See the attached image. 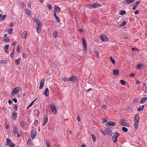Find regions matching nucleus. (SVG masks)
Returning a JSON list of instances; mask_svg holds the SVG:
<instances>
[{
	"instance_id": "49",
	"label": "nucleus",
	"mask_w": 147,
	"mask_h": 147,
	"mask_svg": "<svg viewBox=\"0 0 147 147\" xmlns=\"http://www.w3.org/2000/svg\"><path fill=\"white\" fill-rule=\"evenodd\" d=\"M6 15H3L2 16V17L1 18V19L2 20H3L6 17Z\"/></svg>"
},
{
	"instance_id": "38",
	"label": "nucleus",
	"mask_w": 147,
	"mask_h": 147,
	"mask_svg": "<svg viewBox=\"0 0 147 147\" xmlns=\"http://www.w3.org/2000/svg\"><path fill=\"white\" fill-rule=\"evenodd\" d=\"M31 140L30 138H29L28 139L27 141V144L28 145H30L31 144Z\"/></svg>"
},
{
	"instance_id": "9",
	"label": "nucleus",
	"mask_w": 147,
	"mask_h": 147,
	"mask_svg": "<svg viewBox=\"0 0 147 147\" xmlns=\"http://www.w3.org/2000/svg\"><path fill=\"white\" fill-rule=\"evenodd\" d=\"M100 38L102 41H107L108 39L107 37L104 34H102L100 36Z\"/></svg>"
},
{
	"instance_id": "55",
	"label": "nucleus",
	"mask_w": 147,
	"mask_h": 147,
	"mask_svg": "<svg viewBox=\"0 0 147 147\" xmlns=\"http://www.w3.org/2000/svg\"><path fill=\"white\" fill-rule=\"evenodd\" d=\"M31 4L30 3H28L27 5V7L28 8H30L31 7Z\"/></svg>"
},
{
	"instance_id": "50",
	"label": "nucleus",
	"mask_w": 147,
	"mask_h": 147,
	"mask_svg": "<svg viewBox=\"0 0 147 147\" xmlns=\"http://www.w3.org/2000/svg\"><path fill=\"white\" fill-rule=\"evenodd\" d=\"M9 47V45H5L4 46L5 49H7V50H8V48Z\"/></svg>"
},
{
	"instance_id": "57",
	"label": "nucleus",
	"mask_w": 147,
	"mask_h": 147,
	"mask_svg": "<svg viewBox=\"0 0 147 147\" xmlns=\"http://www.w3.org/2000/svg\"><path fill=\"white\" fill-rule=\"evenodd\" d=\"M77 119L78 121H80V116H78L77 117Z\"/></svg>"
},
{
	"instance_id": "10",
	"label": "nucleus",
	"mask_w": 147,
	"mask_h": 147,
	"mask_svg": "<svg viewBox=\"0 0 147 147\" xmlns=\"http://www.w3.org/2000/svg\"><path fill=\"white\" fill-rule=\"evenodd\" d=\"M120 123L122 126H125L127 127L129 126V124L126 123L123 120H120Z\"/></svg>"
},
{
	"instance_id": "11",
	"label": "nucleus",
	"mask_w": 147,
	"mask_h": 147,
	"mask_svg": "<svg viewBox=\"0 0 147 147\" xmlns=\"http://www.w3.org/2000/svg\"><path fill=\"white\" fill-rule=\"evenodd\" d=\"M105 132L107 134L110 136L112 135V130L109 129L107 128H105Z\"/></svg>"
},
{
	"instance_id": "4",
	"label": "nucleus",
	"mask_w": 147,
	"mask_h": 147,
	"mask_svg": "<svg viewBox=\"0 0 147 147\" xmlns=\"http://www.w3.org/2000/svg\"><path fill=\"white\" fill-rule=\"evenodd\" d=\"M119 136V134L117 132L113 134L112 137V140L114 143L117 141V138Z\"/></svg>"
},
{
	"instance_id": "30",
	"label": "nucleus",
	"mask_w": 147,
	"mask_h": 147,
	"mask_svg": "<svg viewBox=\"0 0 147 147\" xmlns=\"http://www.w3.org/2000/svg\"><path fill=\"white\" fill-rule=\"evenodd\" d=\"M94 52L96 53L97 58H98L99 56V52L98 50L96 49H94Z\"/></svg>"
},
{
	"instance_id": "56",
	"label": "nucleus",
	"mask_w": 147,
	"mask_h": 147,
	"mask_svg": "<svg viewBox=\"0 0 147 147\" xmlns=\"http://www.w3.org/2000/svg\"><path fill=\"white\" fill-rule=\"evenodd\" d=\"M46 144L47 147H50V144L48 141L46 142Z\"/></svg>"
},
{
	"instance_id": "54",
	"label": "nucleus",
	"mask_w": 147,
	"mask_h": 147,
	"mask_svg": "<svg viewBox=\"0 0 147 147\" xmlns=\"http://www.w3.org/2000/svg\"><path fill=\"white\" fill-rule=\"evenodd\" d=\"M126 24V22L125 21H124L122 23V24L121 26H124Z\"/></svg>"
},
{
	"instance_id": "64",
	"label": "nucleus",
	"mask_w": 147,
	"mask_h": 147,
	"mask_svg": "<svg viewBox=\"0 0 147 147\" xmlns=\"http://www.w3.org/2000/svg\"><path fill=\"white\" fill-rule=\"evenodd\" d=\"M9 125L7 124H6V125H5V128L7 129H8L9 128Z\"/></svg>"
},
{
	"instance_id": "48",
	"label": "nucleus",
	"mask_w": 147,
	"mask_h": 147,
	"mask_svg": "<svg viewBox=\"0 0 147 147\" xmlns=\"http://www.w3.org/2000/svg\"><path fill=\"white\" fill-rule=\"evenodd\" d=\"M4 40L6 42H8L9 41V39L8 37H6Z\"/></svg>"
},
{
	"instance_id": "58",
	"label": "nucleus",
	"mask_w": 147,
	"mask_h": 147,
	"mask_svg": "<svg viewBox=\"0 0 147 147\" xmlns=\"http://www.w3.org/2000/svg\"><path fill=\"white\" fill-rule=\"evenodd\" d=\"M102 108L104 109H105L107 108V106L105 105H103L102 106Z\"/></svg>"
},
{
	"instance_id": "59",
	"label": "nucleus",
	"mask_w": 147,
	"mask_h": 147,
	"mask_svg": "<svg viewBox=\"0 0 147 147\" xmlns=\"http://www.w3.org/2000/svg\"><path fill=\"white\" fill-rule=\"evenodd\" d=\"M139 11L138 10H137L134 12V13L135 14H138L139 13Z\"/></svg>"
},
{
	"instance_id": "8",
	"label": "nucleus",
	"mask_w": 147,
	"mask_h": 147,
	"mask_svg": "<svg viewBox=\"0 0 147 147\" xmlns=\"http://www.w3.org/2000/svg\"><path fill=\"white\" fill-rule=\"evenodd\" d=\"M83 45L84 48V51H86L87 49V44L84 38H83L82 39Z\"/></svg>"
},
{
	"instance_id": "42",
	"label": "nucleus",
	"mask_w": 147,
	"mask_h": 147,
	"mask_svg": "<svg viewBox=\"0 0 147 147\" xmlns=\"http://www.w3.org/2000/svg\"><path fill=\"white\" fill-rule=\"evenodd\" d=\"M20 123L21 125L23 127H24L25 126V125L24 122L22 121H20Z\"/></svg>"
},
{
	"instance_id": "26",
	"label": "nucleus",
	"mask_w": 147,
	"mask_h": 147,
	"mask_svg": "<svg viewBox=\"0 0 147 147\" xmlns=\"http://www.w3.org/2000/svg\"><path fill=\"white\" fill-rule=\"evenodd\" d=\"M113 73L114 75H118L119 74V71L118 70L115 69L113 71Z\"/></svg>"
},
{
	"instance_id": "51",
	"label": "nucleus",
	"mask_w": 147,
	"mask_h": 147,
	"mask_svg": "<svg viewBox=\"0 0 147 147\" xmlns=\"http://www.w3.org/2000/svg\"><path fill=\"white\" fill-rule=\"evenodd\" d=\"M17 108H18V106L17 105H16L14 107V111L16 112L17 110Z\"/></svg>"
},
{
	"instance_id": "19",
	"label": "nucleus",
	"mask_w": 147,
	"mask_h": 147,
	"mask_svg": "<svg viewBox=\"0 0 147 147\" xmlns=\"http://www.w3.org/2000/svg\"><path fill=\"white\" fill-rule=\"evenodd\" d=\"M76 77V76H73L69 78V81L75 82L77 80Z\"/></svg>"
},
{
	"instance_id": "44",
	"label": "nucleus",
	"mask_w": 147,
	"mask_h": 147,
	"mask_svg": "<svg viewBox=\"0 0 147 147\" xmlns=\"http://www.w3.org/2000/svg\"><path fill=\"white\" fill-rule=\"evenodd\" d=\"M64 81L67 82L69 81V78H65L63 79Z\"/></svg>"
},
{
	"instance_id": "21",
	"label": "nucleus",
	"mask_w": 147,
	"mask_h": 147,
	"mask_svg": "<svg viewBox=\"0 0 147 147\" xmlns=\"http://www.w3.org/2000/svg\"><path fill=\"white\" fill-rule=\"evenodd\" d=\"M21 60V58H18L17 59L15 60V63L17 65H18L20 64V63Z\"/></svg>"
},
{
	"instance_id": "23",
	"label": "nucleus",
	"mask_w": 147,
	"mask_h": 147,
	"mask_svg": "<svg viewBox=\"0 0 147 147\" xmlns=\"http://www.w3.org/2000/svg\"><path fill=\"white\" fill-rule=\"evenodd\" d=\"M58 32L56 30H54L53 32V37L54 38H56Z\"/></svg>"
},
{
	"instance_id": "36",
	"label": "nucleus",
	"mask_w": 147,
	"mask_h": 147,
	"mask_svg": "<svg viewBox=\"0 0 147 147\" xmlns=\"http://www.w3.org/2000/svg\"><path fill=\"white\" fill-rule=\"evenodd\" d=\"M138 126V123H136L135 122V123L134 124V127L136 129Z\"/></svg>"
},
{
	"instance_id": "7",
	"label": "nucleus",
	"mask_w": 147,
	"mask_h": 147,
	"mask_svg": "<svg viewBox=\"0 0 147 147\" xmlns=\"http://www.w3.org/2000/svg\"><path fill=\"white\" fill-rule=\"evenodd\" d=\"M31 137L33 139H34L36 136V131L35 129H32L31 132Z\"/></svg>"
},
{
	"instance_id": "32",
	"label": "nucleus",
	"mask_w": 147,
	"mask_h": 147,
	"mask_svg": "<svg viewBox=\"0 0 147 147\" xmlns=\"http://www.w3.org/2000/svg\"><path fill=\"white\" fill-rule=\"evenodd\" d=\"M143 66V65L141 63L138 64L136 66V69H138L141 67Z\"/></svg>"
},
{
	"instance_id": "18",
	"label": "nucleus",
	"mask_w": 147,
	"mask_h": 147,
	"mask_svg": "<svg viewBox=\"0 0 147 147\" xmlns=\"http://www.w3.org/2000/svg\"><path fill=\"white\" fill-rule=\"evenodd\" d=\"M49 94V92L48 88H46L44 92V94L45 96H48Z\"/></svg>"
},
{
	"instance_id": "52",
	"label": "nucleus",
	"mask_w": 147,
	"mask_h": 147,
	"mask_svg": "<svg viewBox=\"0 0 147 147\" xmlns=\"http://www.w3.org/2000/svg\"><path fill=\"white\" fill-rule=\"evenodd\" d=\"M135 74L133 73H131L130 74L129 76L131 77H135Z\"/></svg>"
},
{
	"instance_id": "12",
	"label": "nucleus",
	"mask_w": 147,
	"mask_h": 147,
	"mask_svg": "<svg viewBox=\"0 0 147 147\" xmlns=\"http://www.w3.org/2000/svg\"><path fill=\"white\" fill-rule=\"evenodd\" d=\"M33 20L37 24V25H42L40 21L37 18H35Z\"/></svg>"
},
{
	"instance_id": "39",
	"label": "nucleus",
	"mask_w": 147,
	"mask_h": 147,
	"mask_svg": "<svg viewBox=\"0 0 147 147\" xmlns=\"http://www.w3.org/2000/svg\"><path fill=\"white\" fill-rule=\"evenodd\" d=\"M12 32H13V29L12 28H10V29H9L8 31H7V32L9 34H11L12 33Z\"/></svg>"
},
{
	"instance_id": "43",
	"label": "nucleus",
	"mask_w": 147,
	"mask_h": 147,
	"mask_svg": "<svg viewBox=\"0 0 147 147\" xmlns=\"http://www.w3.org/2000/svg\"><path fill=\"white\" fill-rule=\"evenodd\" d=\"M120 82H121V84L122 85H125V84H126V82L124 80H121Z\"/></svg>"
},
{
	"instance_id": "6",
	"label": "nucleus",
	"mask_w": 147,
	"mask_h": 147,
	"mask_svg": "<svg viewBox=\"0 0 147 147\" xmlns=\"http://www.w3.org/2000/svg\"><path fill=\"white\" fill-rule=\"evenodd\" d=\"M6 143L10 147H14V144L12 142L11 140L9 138H7L6 140Z\"/></svg>"
},
{
	"instance_id": "34",
	"label": "nucleus",
	"mask_w": 147,
	"mask_h": 147,
	"mask_svg": "<svg viewBox=\"0 0 147 147\" xmlns=\"http://www.w3.org/2000/svg\"><path fill=\"white\" fill-rule=\"evenodd\" d=\"M91 136L93 142H95L96 140L95 136L93 134H92Z\"/></svg>"
},
{
	"instance_id": "31",
	"label": "nucleus",
	"mask_w": 147,
	"mask_h": 147,
	"mask_svg": "<svg viewBox=\"0 0 147 147\" xmlns=\"http://www.w3.org/2000/svg\"><path fill=\"white\" fill-rule=\"evenodd\" d=\"M126 13V11H125L121 10L119 12V14L121 15H124Z\"/></svg>"
},
{
	"instance_id": "63",
	"label": "nucleus",
	"mask_w": 147,
	"mask_h": 147,
	"mask_svg": "<svg viewBox=\"0 0 147 147\" xmlns=\"http://www.w3.org/2000/svg\"><path fill=\"white\" fill-rule=\"evenodd\" d=\"M26 55L25 54H23L22 55V57L24 58H26Z\"/></svg>"
},
{
	"instance_id": "37",
	"label": "nucleus",
	"mask_w": 147,
	"mask_h": 147,
	"mask_svg": "<svg viewBox=\"0 0 147 147\" xmlns=\"http://www.w3.org/2000/svg\"><path fill=\"white\" fill-rule=\"evenodd\" d=\"M134 1V0H126V1L128 4L133 2Z\"/></svg>"
},
{
	"instance_id": "5",
	"label": "nucleus",
	"mask_w": 147,
	"mask_h": 147,
	"mask_svg": "<svg viewBox=\"0 0 147 147\" xmlns=\"http://www.w3.org/2000/svg\"><path fill=\"white\" fill-rule=\"evenodd\" d=\"M50 107L53 113L54 114H56L57 113V110L54 104H51L50 105Z\"/></svg>"
},
{
	"instance_id": "15",
	"label": "nucleus",
	"mask_w": 147,
	"mask_h": 147,
	"mask_svg": "<svg viewBox=\"0 0 147 147\" xmlns=\"http://www.w3.org/2000/svg\"><path fill=\"white\" fill-rule=\"evenodd\" d=\"M28 36V33L26 31H24L22 34L21 36L23 38H26Z\"/></svg>"
},
{
	"instance_id": "61",
	"label": "nucleus",
	"mask_w": 147,
	"mask_h": 147,
	"mask_svg": "<svg viewBox=\"0 0 147 147\" xmlns=\"http://www.w3.org/2000/svg\"><path fill=\"white\" fill-rule=\"evenodd\" d=\"M13 102L11 100H9L8 101V103L9 105H11Z\"/></svg>"
},
{
	"instance_id": "27",
	"label": "nucleus",
	"mask_w": 147,
	"mask_h": 147,
	"mask_svg": "<svg viewBox=\"0 0 147 147\" xmlns=\"http://www.w3.org/2000/svg\"><path fill=\"white\" fill-rule=\"evenodd\" d=\"M147 98H143L141 101L140 103L141 104L144 103L147 100Z\"/></svg>"
},
{
	"instance_id": "35",
	"label": "nucleus",
	"mask_w": 147,
	"mask_h": 147,
	"mask_svg": "<svg viewBox=\"0 0 147 147\" xmlns=\"http://www.w3.org/2000/svg\"><path fill=\"white\" fill-rule=\"evenodd\" d=\"M122 131L125 132H126L128 131V129L125 127H122Z\"/></svg>"
},
{
	"instance_id": "24",
	"label": "nucleus",
	"mask_w": 147,
	"mask_h": 147,
	"mask_svg": "<svg viewBox=\"0 0 147 147\" xmlns=\"http://www.w3.org/2000/svg\"><path fill=\"white\" fill-rule=\"evenodd\" d=\"M48 118L47 116L44 118L43 123V126H44L45 125L46 123H47L48 121Z\"/></svg>"
},
{
	"instance_id": "17",
	"label": "nucleus",
	"mask_w": 147,
	"mask_h": 147,
	"mask_svg": "<svg viewBox=\"0 0 147 147\" xmlns=\"http://www.w3.org/2000/svg\"><path fill=\"white\" fill-rule=\"evenodd\" d=\"M139 117L138 116V115L136 114L135 116L134 119V121L136 123H139Z\"/></svg>"
},
{
	"instance_id": "1",
	"label": "nucleus",
	"mask_w": 147,
	"mask_h": 147,
	"mask_svg": "<svg viewBox=\"0 0 147 147\" xmlns=\"http://www.w3.org/2000/svg\"><path fill=\"white\" fill-rule=\"evenodd\" d=\"M101 6L100 4L97 3H94L93 4H88L87 5V7L89 8H94L100 7Z\"/></svg>"
},
{
	"instance_id": "40",
	"label": "nucleus",
	"mask_w": 147,
	"mask_h": 147,
	"mask_svg": "<svg viewBox=\"0 0 147 147\" xmlns=\"http://www.w3.org/2000/svg\"><path fill=\"white\" fill-rule=\"evenodd\" d=\"M36 99L33 100L29 105V106L28 107V108H29L30 107L33 105V104L34 103V102L35 101Z\"/></svg>"
},
{
	"instance_id": "20",
	"label": "nucleus",
	"mask_w": 147,
	"mask_h": 147,
	"mask_svg": "<svg viewBox=\"0 0 147 147\" xmlns=\"http://www.w3.org/2000/svg\"><path fill=\"white\" fill-rule=\"evenodd\" d=\"M44 80L43 79H42L40 81V85L39 87L40 89L42 88V87H43V86L44 85Z\"/></svg>"
},
{
	"instance_id": "45",
	"label": "nucleus",
	"mask_w": 147,
	"mask_h": 147,
	"mask_svg": "<svg viewBox=\"0 0 147 147\" xmlns=\"http://www.w3.org/2000/svg\"><path fill=\"white\" fill-rule=\"evenodd\" d=\"M14 51L15 49H13V51L10 54V56L11 57H13L14 56Z\"/></svg>"
},
{
	"instance_id": "33",
	"label": "nucleus",
	"mask_w": 147,
	"mask_h": 147,
	"mask_svg": "<svg viewBox=\"0 0 147 147\" xmlns=\"http://www.w3.org/2000/svg\"><path fill=\"white\" fill-rule=\"evenodd\" d=\"M110 58V60H111V62H112V63L113 65H115V61L112 58V57H111Z\"/></svg>"
},
{
	"instance_id": "53",
	"label": "nucleus",
	"mask_w": 147,
	"mask_h": 147,
	"mask_svg": "<svg viewBox=\"0 0 147 147\" xmlns=\"http://www.w3.org/2000/svg\"><path fill=\"white\" fill-rule=\"evenodd\" d=\"M47 7L50 9H51L52 8L51 5L50 4H48Z\"/></svg>"
},
{
	"instance_id": "60",
	"label": "nucleus",
	"mask_w": 147,
	"mask_h": 147,
	"mask_svg": "<svg viewBox=\"0 0 147 147\" xmlns=\"http://www.w3.org/2000/svg\"><path fill=\"white\" fill-rule=\"evenodd\" d=\"M12 100L15 102L16 103L17 102V100L16 98H13Z\"/></svg>"
},
{
	"instance_id": "14",
	"label": "nucleus",
	"mask_w": 147,
	"mask_h": 147,
	"mask_svg": "<svg viewBox=\"0 0 147 147\" xmlns=\"http://www.w3.org/2000/svg\"><path fill=\"white\" fill-rule=\"evenodd\" d=\"M42 28V25H37L36 26V31L37 33H39L40 32Z\"/></svg>"
},
{
	"instance_id": "29",
	"label": "nucleus",
	"mask_w": 147,
	"mask_h": 147,
	"mask_svg": "<svg viewBox=\"0 0 147 147\" xmlns=\"http://www.w3.org/2000/svg\"><path fill=\"white\" fill-rule=\"evenodd\" d=\"M144 105H143L142 106L139 107L137 109V111H141L143 110L144 109Z\"/></svg>"
},
{
	"instance_id": "28",
	"label": "nucleus",
	"mask_w": 147,
	"mask_h": 147,
	"mask_svg": "<svg viewBox=\"0 0 147 147\" xmlns=\"http://www.w3.org/2000/svg\"><path fill=\"white\" fill-rule=\"evenodd\" d=\"M25 13L28 16H30L31 15V13L30 11L28 9H26L25 10Z\"/></svg>"
},
{
	"instance_id": "3",
	"label": "nucleus",
	"mask_w": 147,
	"mask_h": 147,
	"mask_svg": "<svg viewBox=\"0 0 147 147\" xmlns=\"http://www.w3.org/2000/svg\"><path fill=\"white\" fill-rule=\"evenodd\" d=\"M22 90L21 88L20 87H16L12 90L11 92V94L13 96L15 94H16L17 92H20Z\"/></svg>"
},
{
	"instance_id": "46",
	"label": "nucleus",
	"mask_w": 147,
	"mask_h": 147,
	"mask_svg": "<svg viewBox=\"0 0 147 147\" xmlns=\"http://www.w3.org/2000/svg\"><path fill=\"white\" fill-rule=\"evenodd\" d=\"M131 50L132 51H139V50L138 49H137L136 48H134V47L132 48L131 49Z\"/></svg>"
},
{
	"instance_id": "16",
	"label": "nucleus",
	"mask_w": 147,
	"mask_h": 147,
	"mask_svg": "<svg viewBox=\"0 0 147 147\" xmlns=\"http://www.w3.org/2000/svg\"><path fill=\"white\" fill-rule=\"evenodd\" d=\"M107 123L108 125L111 126H114L116 124L115 122L112 121H108L107 122Z\"/></svg>"
},
{
	"instance_id": "47",
	"label": "nucleus",
	"mask_w": 147,
	"mask_h": 147,
	"mask_svg": "<svg viewBox=\"0 0 147 147\" xmlns=\"http://www.w3.org/2000/svg\"><path fill=\"white\" fill-rule=\"evenodd\" d=\"M7 63V61L6 60H1L0 61V63L5 64Z\"/></svg>"
},
{
	"instance_id": "41",
	"label": "nucleus",
	"mask_w": 147,
	"mask_h": 147,
	"mask_svg": "<svg viewBox=\"0 0 147 147\" xmlns=\"http://www.w3.org/2000/svg\"><path fill=\"white\" fill-rule=\"evenodd\" d=\"M55 18L57 22L59 23L60 22V19L58 16H57V17H55Z\"/></svg>"
},
{
	"instance_id": "62",
	"label": "nucleus",
	"mask_w": 147,
	"mask_h": 147,
	"mask_svg": "<svg viewBox=\"0 0 147 147\" xmlns=\"http://www.w3.org/2000/svg\"><path fill=\"white\" fill-rule=\"evenodd\" d=\"M38 121L37 120H36L34 123V125H36L38 124Z\"/></svg>"
},
{
	"instance_id": "2",
	"label": "nucleus",
	"mask_w": 147,
	"mask_h": 147,
	"mask_svg": "<svg viewBox=\"0 0 147 147\" xmlns=\"http://www.w3.org/2000/svg\"><path fill=\"white\" fill-rule=\"evenodd\" d=\"M13 134L14 136H16L17 135V137H19L21 136V135L20 134L18 133V130L17 128V126L16 125H15L13 127Z\"/></svg>"
},
{
	"instance_id": "25",
	"label": "nucleus",
	"mask_w": 147,
	"mask_h": 147,
	"mask_svg": "<svg viewBox=\"0 0 147 147\" xmlns=\"http://www.w3.org/2000/svg\"><path fill=\"white\" fill-rule=\"evenodd\" d=\"M54 7L55 10L57 12H59L61 10L60 8L59 7H58L56 5H55Z\"/></svg>"
},
{
	"instance_id": "22",
	"label": "nucleus",
	"mask_w": 147,
	"mask_h": 147,
	"mask_svg": "<svg viewBox=\"0 0 147 147\" xmlns=\"http://www.w3.org/2000/svg\"><path fill=\"white\" fill-rule=\"evenodd\" d=\"M140 2L139 1H137L136 3L133 5L132 6L133 9L134 10L136 7L140 3Z\"/></svg>"
},
{
	"instance_id": "13",
	"label": "nucleus",
	"mask_w": 147,
	"mask_h": 147,
	"mask_svg": "<svg viewBox=\"0 0 147 147\" xmlns=\"http://www.w3.org/2000/svg\"><path fill=\"white\" fill-rule=\"evenodd\" d=\"M17 113L16 111H14L13 112L12 115V117L13 119L16 120L17 117Z\"/></svg>"
}]
</instances>
